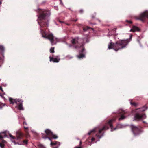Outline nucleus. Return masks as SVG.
Here are the masks:
<instances>
[{
  "label": "nucleus",
  "instance_id": "4be33fe9",
  "mask_svg": "<svg viewBox=\"0 0 148 148\" xmlns=\"http://www.w3.org/2000/svg\"><path fill=\"white\" fill-rule=\"evenodd\" d=\"M69 47H70L72 46V45L70 44H68L66 42H64Z\"/></svg>",
  "mask_w": 148,
  "mask_h": 148
},
{
  "label": "nucleus",
  "instance_id": "7c9ffc66",
  "mask_svg": "<svg viewBox=\"0 0 148 148\" xmlns=\"http://www.w3.org/2000/svg\"><path fill=\"white\" fill-rule=\"evenodd\" d=\"M0 90H1L2 92H3V90L1 86H0Z\"/></svg>",
  "mask_w": 148,
  "mask_h": 148
},
{
  "label": "nucleus",
  "instance_id": "72a5a7b5",
  "mask_svg": "<svg viewBox=\"0 0 148 148\" xmlns=\"http://www.w3.org/2000/svg\"><path fill=\"white\" fill-rule=\"evenodd\" d=\"M75 148H82L81 147H75Z\"/></svg>",
  "mask_w": 148,
  "mask_h": 148
},
{
  "label": "nucleus",
  "instance_id": "9d476101",
  "mask_svg": "<svg viewBox=\"0 0 148 148\" xmlns=\"http://www.w3.org/2000/svg\"><path fill=\"white\" fill-rule=\"evenodd\" d=\"M146 18L148 19V10H146L141 13L139 16L136 17V18L137 20H139L142 22H144Z\"/></svg>",
  "mask_w": 148,
  "mask_h": 148
},
{
  "label": "nucleus",
  "instance_id": "412c9836",
  "mask_svg": "<svg viewBox=\"0 0 148 148\" xmlns=\"http://www.w3.org/2000/svg\"><path fill=\"white\" fill-rule=\"evenodd\" d=\"M50 51L51 53H53L54 52V48H51L50 49Z\"/></svg>",
  "mask_w": 148,
  "mask_h": 148
},
{
  "label": "nucleus",
  "instance_id": "6e6552de",
  "mask_svg": "<svg viewBox=\"0 0 148 148\" xmlns=\"http://www.w3.org/2000/svg\"><path fill=\"white\" fill-rule=\"evenodd\" d=\"M118 116H120L119 119V121L123 120L127 117V115L128 114V112L127 110H123L122 109H119L116 113Z\"/></svg>",
  "mask_w": 148,
  "mask_h": 148
},
{
  "label": "nucleus",
  "instance_id": "473e14b6",
  "mask_svg": "<svg viewBox=\"0 0 148 148\" xmlns=\"http://www.w3.org/2000/svg\"><path fill=\"white\" fill-rule=\"evenodd\" d=\"M77 19H75V20H72V21H74L75 22H76V21H77Z\"/></svg>",
  "mask_w": 148,
  "mask_h": 148
},
{
  "label": "nucleus",
  "instance_id": "2eb2a0df",
  "mask_svg": "<svg viewBox=\"0 0 148 148\" xmlns=\"http://www.w3.org/2000/svg\"><path fill=\"white\" fill-rule=\"evenodd\" d=\"M139 31V29L137 27L134 26L130 30V31L135 32L136 31Z\"/></svg>",
  "mask_w": 148,
  "mask_h": 148
},
{
  "label": "nucleus",
  "instance_id": "2f4dec72",
  "mask_svg": "<svg viewBox=\"0 0 148 148\" xmlns=\"http://www.w3.org/2000/svg\"><path fill=\"white\" fill-rule=\"evenodd\" d=\"M79 12L80 13H82L83 12V10L82 9H81L79 10Z\"/></svg>",
  "mask_w": 148,
  "mask_h": 148
},
{
  "label": "nucleus",
  "instance_id": "f257e3e1",
  "mask_svg": "<svg viewBox=\"0 0 148 148\" xmlns=\"http://www.w3.org/2000/svg\"><path fill=\"white\" fill-rule=\"evenodd\" d=\"M38 14L37 16L38 18L37 21L40 26L39 28L42 37L50 40L52 45L61 41L60 39L55 38L52 33L48 34L46 29L49 25V17L50 15L49 12L40 9H38Z\"/></svg>",
  "mask_w": 148,
  "mask_h": 148
},
{
  "label": "nucleus",
  "instance_id": "e433bc0d",
  "mask_svg": "<svg viewBox=\"0 0 148 148\" xmlns=\"http://www.w3.org/2000/svg\"><path fill=\"white\" fill-rule=\"evenodd\" d=\"M60 0V3L61 4H62V2L61 1V0Z\"/></svg>",
  "mask_w": 148,
  "mask_h": 148
},
{
  "label": "nucleus",
  "instance_id": "ddd939ff",
  "mask_svg": "<svg viewBox=\"0 0 148 148\" xmlns=\"http://www.w3.org/2000/svg\"><path fill=\"white\" fill-rule=\"evenodd\" d=\"M49 58L50 61H53L54 62H58L60 60V58L58 56L55 58L50 56Z\"/></svg>",
  "mask_w": 148,
  "mask_h": 148
},
{
  "label": "nucleus",
  "instance_id": "423d86ee",
  "mask_svg": "<svg viewBox=\"0 0 148 148\" xmlns=\"http://www.w3.org/2000/svg\"><path fill=\"white\" fill-rule=\"evenodd\" d=\"M23 134L20 131H17L16 132V137L15 138L14 136H12L10 134H9V136L11 138L12 141L15 144H18L20 145L27 144V140H24L21 143H19L18 142H16V141L18 140L22 139L23 136Z\"/></svg>",
  "mask_w": 148,
  "mask_h": 148
},
{
  "label": "nucleus",
  "instance_id": "79ce46f5",
  "mask_svg": "<svg viewBox=\"0 0 148 148\" xmlns=\"http://www.w3.org/2000/svg\"><path fill=\"white\" fill-rule=\"evenodd\" d=\"M5 93H3V95H5Z\"/></svg>",
  "mask_w": 148,
  "mask_h": 148
},
{
  "label": "nucleus",
  "instance_id": "b1692460",
  "mask_svg": "<svg viewBox=\"0 0 148 148\" xmlns=\"http://www.w3.org/2000/svg\"><path fill=\"white\" fill-rule=\"evenodd\" d=\"M126 21L129 24H132V22L130 21L126 20Z\"/></svg>",
  "mask_w": 148,
  "mask_h": 148
},
{
  "label": "nucleus",
  "instance_id": "f3484780",
  "mask_svg": "<svg viewBox=\"0 0 148 148\" xmlns=\"http://www.w3.org/2000/svg\"><path fill=\"white\" fill-rule=\"evenodd\" d=\"M37 145L39 148H46L44 145L40 143L38 144Z\"/></svg>",
  "mask_w": 148,
  "mask_h": 148
},
{
  "label": "nucleus",
  "instance_id": "a211bd4d",
  "mask_svg": "<svg viewBox=\"0 0 148 148\" xmlns=\"http://www.w3.org/2000/svg\"><path fill=\"white\" fill-rule=\"evenodd\" d=\"M86 36V38H84V39H83V40L84 42H85V41H86V42H88V35H87Z\"/></svg>",
  "mask_w": 148,
  "mask_h": 148
},
{
  "label": "nucleus",
  "instance_id": "cd10ccee",
  "mask_svg": "<svg viewBox=\"0 0 148 148\" xmlns=\"http://www.w3.org/2000/svg\"><path fill=\"white\" fill-rule=\"evenodd\" d=\"M24 128L25 129H26V130H27V129H28V127H25V126H24ZM26 132H27V130Z\"/></svg>",
  "mask_w": 148,
  "mask_h": 148
},
{
  "label": "nucleus",
  "instance_id": "a878e982",
  "mask_svg": "<svg viewBox=\"0 0 148 148\" xmlns=\"http://www.w3.org/2000/svg\"><path fill=\"white\" fill-rule=\"evenodd\" d=\"M3 59L2 58L0 57V64L2 62Z\"/></svg>",
  "mask_w": 148,
  "mask_h": 148
},
{
  "label": "nucleus",
  "instance_id": "c03bdc74",
  "mask_svg": "<svg viewBox=\"0 0 148 148\" xmlns=\"http://www.w3.org/2000/svg\"><path fill=\"white\" fill-rule=\"evenodd\" d=\"M77 140H79V138H77Z\"/></svg>",
  "mask_w": 148,
  "mask_h": 148
},
{
  "label": "nucleus",
  "instance_id": "bb28decb",
  "mask_svg": "<svg viewBox=\"0 0 148 148\" xmlns=\"http://www.w3.org/2000/svg\"><path fill=\"white\" fill-rule=\"evenodd\" d=\"M137 41H138V43H139V44H140V45L141 46V44H140V40H139V38H138V39H137Z\"/></svg>",
  "mask_w": 148,
  "mask_h": 148
},
{
  "label": "nucleus",
  "instance_id": "a18cd8bd",
  "mask_svg": "<svg viewBox=\"0 0 148 148\" xmlns=\"http://www.w3.org/2000/svg\"><path fill=\"white\" fill-rule=\"evenodd\" d=\"M3 142H5V140H4V141H3Z\"/></svg>",
  "mask_w": 148,
  "mask_h": 148
},
{
  "label": "nucleus",
  "instance_id": "ea45409f",
  "mask_svg": "<svg viewBox=\"0 0 148 148\" xmlns=\"http://www.w3.org/2000/svg\"><path fill=\"white\" fill-rule=\"evenodd\" d=\"M2 3V1H0V5Z\"/></svg>",
  "mask_w": 148,
  "mask_h": 148
},
{
  "label": "nucleus",
  "instance_id": "dca6fc26",
  "mask_svg": "<svg viewBox=\"0 0 148 148\" xmlns=\"http://www.w3.org/2000/svg\"><path fill=\"white\" fill-rule=\"evenodd\" d=\"M4 48L3 46H0V54L3 56L4 53Z\"/></svg>",
  "mask_w": 148,
  "mask_h": 148
},
{
  "label": "nucleus",
  "instance_id": "f03ea898",
  "mask_svg": "<svg viewBox=\"0 0 148 148\" xmlns=\"http://www.w3.org/2000/svg\"><path fill=\"white\" fill-rule=\"evenodd\" d=\"M115 121V119H114L110 120L106 123L105 125L102 127L98 126L95 127L93 129L90 130L88 133V135H90L91 133H96L95 137L92 138L91 140V142H92L96 140L97 138H98V139L95 142L99 141V139L104 136L105 131L108 130L109 127H110L111 128V131H113L116 129L123 128L125 127V126L124 125L121 124H119L117 125L116 127L113 128L112 122Z\"/></svg>",
  "mask_w": 148,
  "mask_h": 148
},
{
  "label": "nucleus",
  "instance_id": "39448f33",
  "mask_svg": "<svg viewBox=\"0 0 148 148\" xmlns=\"http://www.w3.org/2000/svg\"><path fill=\"white\" fill-rule=\"evenodd\" d=\"M147 109V107L144 106L142 108L133 110L132 112L134 115V120L138 121L145 119L146 118V115L145 114H143L142 112L145 111Z\"/></svg>",
  "mask_w": 148,
  "mask_h": 148
},
{
  "label": "nucleus",
  "instance_id": "4468645a",
  "mask_svg": "<svg viewBox=\"0 0 148 148\" xmlns=\"http://www.w3.org/2000/svg\"><path fill=\"white\" fill-rule=\"evenodd\" d=\"M7 131H5L0 133V139L2 140L3 138L7 137Z\"/></svg>",
  "mask_w": 148,
  "mask_h": 148
},
{
  "label": "nucleus",
  "instance_id": "c85d7f7f",
  "mask_svg": "<svg viewBox=\"0 0 148 148\" xmlns=\"http://www.w3.org/2000/svg\"><path fill=\"white\" fill-rule=\"evenodd\" d=\"M67 58H72V57L71 56H70L68 55L66 56Z\"/></svg>",
  "mask_w": 148,
  "mask_h": 148
},
{
  "label": "nucleus",
  "instance_id": "4c0bfd02",
  "mask_svg": "<svg viewBox=\"0 0 148 148\" xmlns=\"http://www.w3.org/2000/svg\"><path fill=\"white\" fill-rule=\"evenodd\" d=\"M82 144V142L81 141H80V143H79V145H81Z\"/></svg>",
  "mask_w": 148,
  "mask_h": 148
},
{
  "label": "nucleus",
  "instance_id": "37998d69",
  "mask_svg": "<svg viewBox=\"0 0 148 148\" xmlns=\"http://www.w3.org/2000/svg\"><path fill=\"white\" fill-rule=\"evenodd\" d=\"M1 95V97H2V95Z\"/></svg>",
  "mask_w": 148,
  "mask_h": 148
},
{
  "label": "nucleus",
  "instance_id": "5701e85b",
  "mask_svg": "<svg viewBox=\"0 0 148 148\" xmlns=\"http://www.w3.org/2000/svg\"><path fill=\"white\" fill-rule=\"evenodd\" d=\"M57 21H58L60 24H61L64 23V22L63 21H61L60 20L58 19H57Z\"/></svg>",
  "mask_w": 148,
  "mask_h": 148
},
{
  "label": "nucleus",
  "instance_id": "c9c22d12",
  "mask_svg": "<svg viewBox=\"0 0 148 148\" xmlns=\"http://www.w3.org/2000/svg\"><path fill=\"white\" fill-rule=\"evenodd\" d=\"M7 84H3V86L4 87L6 86Z\"/></svg>",
  "mask_w": 148,
  "mask_h": 148
},
{
  "label": "nucleus",
  "instance_id": "6ab92c4d",
  "mask_svg": "<svg viewBox=\"0 0 148 148\" xmlns=\"http://www.w3.org/2000/svg\"><path fill=\"white\" fill-rule=\"evenodd\" d=\"M90 29V28L88 26H86L85 27H83V30L85 32L87 31Z\"/></svg>",
  "mask_w": 148,
  "mask_h": 148
},
{
  "label": "nucleus",
  "instance_id": "1a4fd4ad",
  "mask_svg": "<svg viewBox=\"0 0 148 148\" xmlns=\"http://www.w3.org/2000/svg\"><path fill=\"white\" fill-rule=\"evenodd\" d=\"M131 128L134 136H135L139 135L141 133L140 127H138L134 125H132Z\"/></svg>",
  "mask_w": 148,
  "mask_h": 148
},
{
  "label": "nucleus",
  "instance_id": "20e7f679",
  "mask_svg": "<svg viewBox=\"0 0 148 148\" xmlns=\"http://www.w3.org/2000/svg\"><path fill=\"white\" fill-rule=\"evenodd\" d=\"M81 40V39L77 37L73 39L71 41L72 43L73 44V47L77 49L78 48H79L81 50V51L80 50L79 51V54L77 56V57L79 59L85 57L84 54L85 52V50L83 47V44H81L80 43Z\"/></svg>",
  "mask_w": 148,
  "mask_h": 148
},
{
  "label": "nucleus",
  "instance_id": "58836bf2",
  "mask_svg": "<svg viewBox=\"0 0 148 148\" xmlns=\"http://www.w3.org/2000/svg\"><path fill=\"white\" fill-rule=\"evenodd\" d=\"M88 144L90 145H91V142L90 143L89 142V143H88Z\"/></svg>",
  "mask_w": 148,
  "mask_h": 148
},
{
  "label": "nucleus",
  "instance_id": "f8f14e48",
  "mask_svg": "<svg viewBox=\"0 0 148 148\" xmlns=\"http://www.w3.org/2000/svg\"><path fill=\"white\" fill-rule=\"evenodd\" d=\"M45 132L47 136H48L51 138L56 139L58 138V136L56 135H54L52 132L49 130L47 129L45 131Z\"/></svg>",
  "mask_w": 148,
  "mask_h": 148
},
{
  "label": "nucleus",
  "instance_id": "7ed1b4c3",
  "mask_svg": "<svg viewBox=\"0 0 148 148\" xmlns=\"http://www.w3.org/2000/svg\"><path fill=\"white\" fill-rule=\"evenodd\" d=\"M132 37V36L130 35V39L121 40L116 42L115 43L111 42L108 45V49H113L117 51L119 49L124 48L126 47L131 40Z\"/></svg>",
  "mask_w": 148,
  "mask_h": 148
},
{
  "label": "nucleus",
  "instance_id": "393cba45",
  "mask_svg": "<svg viewBox=\"0 0 148 148\" xmlns=\"http://www.w3.org/2000/svg\"><path fill=\"white\" fill-rule=\"evenodd\" d=\"M0 147L2 148L3 147H4V144L1 143H0Z\"/></svg>",
  "mask_w": 148,
  "mask_h": 148
},
{
  "label": "nucleus",
  "instance_id": "c756f323",
  "mask_svg": "<svg viewBox=\"0 0 148 148\" xmlns=\"http://www.w3.org/2000/svg\"><path fill=\"white\" fill-rule=\"evenodd\" d=\"M3 106V105L2 104L0 105V109H1L2 108Z\"/></svg>",
  "mask_w": 148,
  "mask_h": 148
},
{
  "label": "nucleus",
  "instance_id": "9b49d317",
  "mask_svg": "<svg viewBox=\"0 0 148 148\" xmlns=\"http://www.w3.org/2000/svg\"><path fill=\"white\" fill-rule=\"evenodd\" d=\"M42 138L46 139V138H48L51 141V143L50 145L51 146L53 145H56L55 147H53V148H58L59 146L60 145V142L57 141H55L54 142H52L51 139L50 138L47 136H45L44 134H42Z\"/></svg>",
  "mask_w": 148,
  "mask_h": 148
},
{
  "label": "nucleus",
  "instance_id": "0eeeda50",
  "mask_svg": "<svg viewBox=\"0 0 148 148\" xmlns=\"http://www.w3.org/2000/svg\"><path fill=\"white\" fill-rule=\"evenodd\" d=\"M9 101L11 104H13L15 103L17 105L16 107H18L19 110H24L22 106V103L23 101L22 100L20 99H14L10 97L9 98Z\"/></svg>",
  "mask_w": 148,
  "mask_h": 148
},
{
  "label": "nucleus",
  "instance_id": "a19ab883",
  "mask_svg": "<svg viewBox=\"0 0 148 148\" xmlns=\"http://www.w3.org/2000/svg\"><path fill=\"white\" fill-rule=\"evenodd\" d=\"M143 123H146V122H145V121H143Z\"/></svg>",
  "mask_w": 148,
  "mask_h": 148
},
{
  "label": "nucleus",
  "instance_id": "f704fd0d",
  "mask_svg": "<svg viewBox=\"0 0 148 148\" xmlns=\"http://www.w3.org/2000/svg\"><path fill=\"white\" fill-rule=\"evenodd\" d=\"M23 124L24 125L25 124V125H26L27 124V123H26V122H23Z\"/></svg>",
  "mask_w": 148,
  "mask_h": 148
},
{
  "label": "nucleus",
  "instance_id": "aec40b11",
  "mask_svg": "<svg viewBox=\"0 0 148 148\" xmlns=\"http://www.w3.org/2000/svg\"><path fill=\"white\" fill-rule=\"evenodd\" d=\"M130 103L132 105H133L135 106H136L137 105V103L135 102L132 103L131 102H130Z\"/></svg>",
  "mask_w": 148,
  "mask_h": 148
}]
</instances>
